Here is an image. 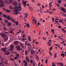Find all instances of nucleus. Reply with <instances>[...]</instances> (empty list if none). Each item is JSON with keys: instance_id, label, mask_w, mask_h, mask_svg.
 I'll return each mask as SVG.
<instances>
[{"instance_id": "nucleus-28", "label": "nucleus", "mask_w": 66, "mask_h": 66, "mask_svg": "<svg viewBox=\"0 0 66 66\" xmlns=\"http://www.w3.org/2000/svg\"><path fill=\"white\" fill-rule=\"evenodd\" d=\"M3 16L4 18H6L7 17V16L5 14H4L3 15Z\"/></svg>"}, {"instance_id": "nucleus-50", "label": "nucleus", "mask_w": 66, "mask_h": 66, "mask_svg": "<svg viewBox=\"0 0 66 66\" xmlns=\"http://www.w3.org/2000/svg\"><path fill=\"white\" fill-rule=\"evenodd\" d=\"M38 5L39 6H40V5H41V4L38 3Z\"/></svg>"}, {"instance_id": "nucleus-34", "label": "nucleus", "mask_w": 66, "mask_h": 66, "mask_svg": "<svg viewBox=\"0 0 66 66\" xmlns=\"http://www.w3.org/2000/svg\"><path fill=\"white\" fill-rule=\"evenodd\" d=\"M33 21H34L35 22V23H36V22H37V21L35 20L34 19Z\"/></svg>"}, {"instance_id": "nucleus-27", "label": "nucleus", "mask_w": 66, "mask_h": 66, "mask_svg": "<svg viewBox=\"0 0 66 66\" xmlns=\"http://www.w3.org/2000/svg\"><path fill=\"white\" fill-rule=\"evenodd\" d=\"M25 55H28V52H27V51H25Z\"/></svg>"}, {"instance_id": "nucleus-58", "label": "nucleus", "mask_w": 66, "mask_h": 66, "mask_svg": "<svg viewBox=\"0 0 66 66\" xmlns=\"http://www.w3.org/2000/svg\"><path fill=\"white\" fill-rule=\"evenodd\" d=\"M11 18V19H10L12 21V20H13V18Z\"/></svg>"}, {"instance_id": "nucleus-44", "label": "nucleus", "mask_w": 66, "mask_h": 66, "mask_svg": "<svg viewBox=\"0 0 66 66\" xmlns=\"http://www.w3.org/2000/svg\"><path fill=\"white\" fill-rule=\"evenodd\" d=\"M10 10H12V9H13V8L12 7V6H10Z\"/></svg>"}, {"instance_id": "nucleus-57", "label": "nucleus", "mask_w": 66, "mask_h": 66, "mask_svg": "<svg viewBox=\"0 0 66 66\" xmlns=\"http://www.w3.org/2000/svg\"><path fill=\"white\" fill-rule=\"evenodd\" d=\"M6 3H9V1H7V0L6 1Z\"/></svg>"}, {"instance_id": "nucleus-35", "label": "nucleus", "mask_w": 66, "mask_h": 66, "mask_svg": "<svg viewBox=\"0 0 66 66\" xmlns=\"http://www.w3.org/2000/svg\"><path fill=\"white\" fill-rule=\"evenodd\" d=\"M43 39L45 41L46 40V37H43Z\"/></svg>"}, {"instance_id": "nucleus-62", "label": "nucleus", "mask_w": 66, "mask_h": 66, "mask_svg": "<svg viewBox=\"0 0 66 66\" xmlns=\"http://www.w3.org/2000/svg\"><path fill=\"white\" fill-rule=\"evenodd\" d=\"M59 28H61V26H59Z\"/></svg>"}, {"instance_id": "nucleus-1", "label": "nucleus", "mask_w": 66, "mask_h": 66, "mask_svg": "<svg viewBox=\"0 0 66 66\" xmlns=\"http://www.w3.org/2000/svg\"><path fill=\"white\" fill-rule=\"evenodd\" d=\"M18 5V6H16L14 7L15 9H16L15 10H14V12L16 13V14H18V11L19 12H21V3L19 4Z\"/></svg>"}, {"instance_id": "nucleus-6", "label": "nucleus", "mask_w": 66, "mask_h": 66, "mask_svg": "<svg viewBox=\"0 0 66 66\" xmlns=\"http://www.w3.org/2000/svg\"><path fill=\"white\" fill-rule=\"evenodd\" d=\"M13 45H10V48H11L10 50L12 51H13L12 49H13Z\"/></svg>"}, {"instance_id": "nucleus-33", "label": "nucleus", "mask_w": 66, "mask_h": 66, "mask_svg": "<svg viewBox=\"0 0 66 66\" xmlns=\"http://www.w3.org/2000/svg\"><path fill=\"white\" fill-rule=\"evenodd\" d=\"M30 26V25L29 24V23H28L26 26L27 27H28V28H30V26Z\"/></svg>"}, {"instance_id": "nucleus-30", "label": "nucleus", "mask_w": 66, "mask_h": 66, "mask_svg": "<svg viewBox=\"0 0 66 66\" xmlns=\"http://www.w3.org/2000/svg\"><path fill=\"white\" fill-rule=\"evenodd\" d=\"M55 22L56 23H57V24H59V23L58 22H59V21H57L56 20H55Z\"/></svg>"}, {"instance_id": "nucleus-25", "label": "nucleus", "mask_w": 66, "mask_h": 66, "mask_svg": "<svg viewBox=\"0 0 66 66\" xmlns=\"http://www.w3.org/2000/svg\"><path fill=\"white\" fill-rule=\"evenodd\" d=\"M9 33H13V30H10L9 31Z\"/></svg>"}, {"instance_id": "nucleus-9", "label": "nucleus", "mask_w": 66, "mask_h": 66, "mask_svg": "<svg viewBox=\"0 0 66 66\" xmlns=\"http://www.w3.org/2000/svg\"><path fill=\"white\" fill-rule=\"evenodd\" d=\"M57 64H58V65H60L61 66H64L63 65V63H59L58 62L57 63Z\"/></svg>"}, {"instance_id": "nucleus-36", "label": "nucleus", "mask_w": 66, "mask_h": 66, "mask_svg": "<svg viewBox=\"0 0 66 66\" xmlns=\"http://www.w3.org/2000/svg\"><path fill=\"white\" fill-rule=\"evenodd\" d=\"M40 12H42V8H41V7H40Z\"/></svg>"}, {"instance_id": "nucleus-21", "label": "nucleus", "mask_w": 66, "mask_h": 66, "mask_svg": "<svg viewBox=\"0 0 66 66\" xmlns=\"http://www.w3.org/2000/svg\"><path fill=\"white\" fill-rule=\"evenodd\" d=\"M18 65V62H16L14 63L15 66H16Z\"/></svg>"}, {"instance_id": "nucleus-12", "label": "nucleus", "mask_w": 66, "mask_h": 66, "mask_svg": "<svg viewBox=\"0 0 66 66\" xmlns=\"http://www.w3.org/2000/svg\"><path fill=\"white\" fill-rule=\"evenodd\" d=\"M17 3L16 2H15L13 3V5H14V6H16L17 5Z\"/></svg>"}, {"instance_id": "nucleus-14", "label": "nucleus", "mask_w": 66, "mask_h": 66, "mask_svg": "<svg viewBox=\"0 0 66 66\" xmlns=\"http://www.w3.org/2000/svg\"><path fill=\"white\" fill-rule=\"evenodd\" d=\"M51 42H48V46H51Z\"/></svg>"}, {"instance_id": "nucleus-63", "label": "nucleus", "mask_w": 66, "mask_h": 66, "mask_svg": "<svg viewBox=\"0 0 66 66\" xmlns=\"http://www.w3.org/2000/svg\"><path fill=\"white\" fill-rule=\"evenodd\" d=\"M59 39H62V38H61V37H60V36H59Z\"/></svg>"}, {"instance_id": "nucleus-11", "label": "nucleus", "mask_w": 66, "mask_h": 66, "mask_svg": "<svg viewBox=\"0 0 66 66\" xmlns=\"http://www.w3.org/2000/svg\"><path fill=\"white\" fill-rule=\"evenodd\" d=\"M8 37H5L4 38V41H6V40H7L8 39Z\"/></svg>"}, {"instance_id": "nucleus-61", "label": "nucleus", "mask_w": 66, "mask_h": 66, "mask_svg": "<svg viewBox=\"0 0 66 66\" xmlns=\"http://www.w3.org/2000/svg\"><path fill=\"white\" fill-rule=\"evenodd\" d=\"M35 63H34L33 64V66H35Z\"/></svg>"}, {"instance_id": "nucleus-3", "label": "nucleus", "mask_w": 66, "mask_h": 66, "mask_svg": "<svg viewBox=\"0 0 66 66\" xmlns=\"http://www.w3.org/2000/svg\"><path fill=\"white\" fill-rule=\"evenodd\" d=\"M0 35H1V36L3 38H4L5 37H6V34H1Z\"/></svg>"}, {"instance_id": "nucleus-48", "label": "nucleus", "mask_w": 66, "mask_h": 66, "mask_svg": "<svg viewBox=\"0 0 66 66\" xmlns=\"http://www.w3.org/2000/svg\"><path fill=\"white\" fill-rule=\"evenodd\" d=\"M26 37V35H24V34L23 35V36H22V38H23V37Z\"/></svg>"}, {"instance_id": "nucleus-64", "label": "nucleus", "mask_w": 66, "mask_h": 66, "mask_svg": "<svg viewBox=\"0 0 66 66\" xmlns=\"http://www.w3.org/2000/svg\"><path fill=\"white\" fill-rule=\"evenodd\" d=\"M52 66H56V65L54 64H52Z\"/></svg>"}, {"instance_id": "nucleus-7", "label": "nucleus", "mask_w": 66, "mask_h": 66, "mask_svg": "<svg viewBox=\"0 0 66 66\" xmlns=\"http://www.w3.org/2000/svg\"><path fill=\"white\" fill-rule=\"evenodd\" d=\"M23 62L25 63L24 64V66H27V65H28V63H27V62L26 61H24Z\"/></svg>"}, {"instance_id": "nucleus-31", "label": "nucleus", "mask_w": 66, "mask_h": 66, "mask_svg": "<svg viewBox=\"0 0 66 66\" xmlns=\"http://www.w3.org/2000/svg\"><path fill=\"white\" fill-rule=\"evenodd\" d=\"M28 39L29 41H30V42H31V37H30V36H29Z\"/></svg>"}, {"instance_id": "nucleus-23", "label": "nucleus", "mask_w": 66, "mask_h": 66, "mask_svg": "<svg viewBox=\"0 0 66 66\" xmlns=\"http://www.w3.org/2000/svg\"><path fill=\"white\" fill-rule=\"evenodd\" d=\"M29 9L31 10L32 11H33V8L31 7H29Z\"/></svg>"}, {"instance_id": "nucleus-46", "label": "nucleus", "mask_w": 66, "mask_h": 66, "mask_svg": "<svg viewBox=\"0 0 66 66\" xmlns=\"http://www.w3.org/2000/svg\"><path fill=\"white\" fill-rule=\"evenodd\" d=\"M36 59L38 60V56H36Z\"/></svg>"}, {"instance_id": "nucleus-56", "label": "nucleus", "mask_w": 66, "mask_h": 66, "mask_svg": "<svg viewBox=\"0 0 66 66\" xmlns=\"http://www.w3.org/2000/svg\"><path fill=\"white\" fill-rule=\"evenodd\" d=\"M44 5H42V9H44Z\"/></svg>"}, {"instance_id": "nucleus-17", "label": "nucleus", "mask_w": 66, "mask_h": 66, "mask_svg": "<svg viewBox=\"0 0 66 66\" xmlns=\"http://www.w3.org/2000/svg\"><path fill=\"white\" fill-rule=\"evenodd\" d=\"M8 26H9V27H11V25H12V24L11 22H9L7 24Z\"/></svg>"}, {"instance_id": "nucleus-59", "label": "nucleus", "mask_w": 66, "mask_h": 66, "mask_svg": "<svg viewBox=\"0 0 66 66\" xmlns=\"http://www.w3.org/2000/svg\"><path fill=\"white\" fill-rule=\"evenodd\" d=\"M0 14L1 15H2V12L0 11Z\"/></svg>"}, {"instance_id": "nucleus-42", "label": "nucleus", "mask_w": 66, "mask_h": 66, "mask_svg": "<svg viewBox=\"0 0 66 66\" xmlns=\"http://www.w3.org/2000/svg\"><path fill=\"white\" fill-rule=\"evenodd\" d=\"M52 49V46L51 47V48H50V51H51Z\"/></svg>"}, {"instance_id": "nucleus-37", "label": "nucleus", "mask_w": 66, "mask_h": 66, "mask_svg": "<svg viewBox=\"0 0 66 66\" xmlns=\"http://www.w3.org/2000/svg\"><path fill=\"white\" fill-rule=\"evenodd\" d=\"M28 50L30 51L31 50V48L30 47H29L28 48Z\"/></svg>"}, {"instance_id": "nucleus-4", "label": "nucleus", "mask_w": 66, "mask_h": 66, "mask_svg": "<svg viewBox=\"0 0 66 66\" xmlns=\"http://www.w3.org/2000/svg\"><path fill=\"white\" fill-rule=\"evenodd\" d=\"M35 51L34 50H31L30 51V53L31 54H35Z\"/></svg>"}, {"instance_id": "nucleus-60", "label": "nucleus", "mask_w": 66, "mask_h": 66, "mask_svg": "<svg viewBox=\"0 0 66 66\" xmlns=\"http://www.w3.org/2000/svg\"><path fill=\"white\" fill-rule=\"evenodd\" d=\"M17 57H16L15 58V60H16V59H17Z\"/></svg>"}, {"instance_id": "nucleus-10", "label": "nucleus", "mask_w": 66, "mask_h": 66, "mask_svg": "<svg viewBox=\"0 0 66 66\" xmlns=\"http://www.w3.org/2000/svg\"><path fill=\"white\" fill-rule=\"evenodd\" d=\"M16 48H17L18 50H22V48H21L20 49V46H17L16 47Z\"/></svg>"}, {"instance_id": "nucleus-52", "label": "nucleus", "mask_w": 66, "mask_h": 66, "mask_svg": "<svg viewBox=\"0 0 66 66\" xmlns=\"http://www.w3.org/2000/svg\"><path fill=\"white\" fill-rule=\"evenodd\" d=\"M9 54H10V52H7L6 53V54L7 55H9Z\"/></svg>"}, {"instance_id": "nucleus-55", "label": "nucleus", "mask_w": 66, "mask_h": 66, "mask_svg": "<svg viewBox=\"0 0 66 66\" xmlns=\"http://www.w3.org/2000/svg\"><path fill=\"white\" fill-rule=\"evenodd\" d=\"M19 17H20L21 18H22V17H23V16L22 15H21L19 16Z\"/></svg>"}, {"instance_id": "nucleus-13", "label": "nucleus", "mask_w": 66, "mask_h": 66, "mask_svg": "<svg viewBox=\"0 0 66 66\" xmlns=\"http://www.w3.org/2000/svg\"><path fill=\"white\" fill-rule=\"evenodd\" d=\"M6 49L5 48H2V51H3L5 52L6 51Z\"/></svg>"}, {"instance_id": "nucleus-39", "label": "nucleus", "mask_w": 66, "mask_h": 66, "mask_svg": "<svg viewBox=\"0 0 66 66\" xmlns=\"http://www.w3.org/2000/svg\"><path fill=\"white\" fill-rule=\"evenodd\" d=\"M4 30L5 31H6L7 30V29H6V28L5 27H4Z\"/></svg>"}, {"instance_id": "nucleus-43", "label": "nucleus", "mask_w": 66, "mask_h": 66, "mask_svg": "<svg viewBox=\"0 0 66 66\" xmlns=\"http://www.w3.org/2000/svg\"><path fill=\"white\" fill-rule=\"evenodd\" d=\"M62 20H59V22H62Z\"/></svg>"}, {"instance_id": "nucleus-8", "label": "nucleus", "mask_w": 66, "mask_h": 66, "mask_svg": "<svg viewBox=\"0 0 66 66\" xmlns=\"http://www.w3.org/2000/svg\"><path fill=\"white\" fill-rule=\"evenodd\" d=\"M26 59L27 61L28 62H30V60H29V58H28V57L26 56Z\"/></svg>"}, {"instance_id": "nucleus-26", "label": "nucleus", "mask_w": 66, "mask_h": 66, "mask_svg": "<svg viewBox=\"0 0 66 66\" xmlns=\"http://www.w3.org/2000/svg\"><path fill=\"white\" fill-rule=\"evenodd\" d=\"M56 55H57V54L55 53L54 56V58H56V57H57V56H56Z\"/></svg>"}, {"instance_id": "nucleus-5", "label": "nucleus", "mask_w": 66, "mask_h": 66, "mask_svg": "<svg viewBox=\"0 0 66 66\" xmlns=\"http://www.w3.org/2000/svg\"><path fill=\"white\" fill-rule=\"evenodd\" d=\"M61 11H63L64 13H66V11H65V9L64 7H62L61 8Z\"/></svg>"}, {"instance_id": "nucleus-53", "label": "nucleus", "mask_w": 66, "mask_h": 66, "mask_svg": "<svg viewBox=\"0 0 66 66\" xmlns=\"http://www.w3.org/2000/svg\"><path fill=\"white\" fill-rule=\"evenodd\" d=\"M22 40H26V38L24 39V38H22Z\"/></svg>"}, {"instance_id": "nucleus-41", "label": "nucleus", "mask_w": 66, "mask_h": 66, "mask_svg": "<svg viewBox=\"0 0 66 66\" xmlns=\"http://www.w3.org/2000/svg\"><path fill=\"white\" fill-rule=\"evenodd\" d=\"M19 54L18 53L16 55L17 57H19Z\"/></svg>"}, {"instance_id": "nucleus-49", "label": "nucleus", "mask_w": 66, "mask_h": 66, "mask_svg": "<svg viewBox=\"0 0 66 66\" xmlns=\"http://www.w3.org/2000/svg\"><path fill=\"white\" fill-rule=\"evenodd\" d=\"M28 18V15H25V18Z\"/></svg>"}, {"instance_id": "nucleus-18", "label": "nucleus", "mask_w": 66, "mask_h": 66, "mask_svg": "<svg viewBox=\"0 0 66 66\" xmlns=\"http://www.w3.org/2000/svg\"><path fill=\"white\" fill-rule=\"evenodd\" d=\"M9 2V3H12L13 2V0H8Z\"/></svg>"}, {"instance_id": "nucleus-15", "label": "nucleus", "mask_w": 66, "mask_h": 66, "mask_svg": "<svg viewBox=\"0 0 66 66\" xmlns=\"http://www.w3.org/2000/svg\"><path fill=\"white\" fill-rule=\"evenodd\" d=\"M23 3L25 5H27V4H26V3H27V2L25 1H23Z\"/></svg>"}, {"instance_id": "nucleus-20", "label": "nucleus", "mask_w": 66, "mask_h": 66, "mask_svg": "<svg viewBox=\"0 0 66 66\" xmlns=\"http://www.w3.org/2000/svg\"><path fill=\"white\" fill-rule=\"evenodd\" d=\"M62 31L63 32H64V33H65L66 32V31L64 30V29H63V28L61 29Z\"/></svg>"}, {"instance_id": "nucleus-32", "label": "nucleus", "mask_w": 66, "mask_h": 66, "mask_svg": "<svg viewBox=\"0 0 66 66\" xmlns=\"http://www.w3.org/2000/svg\"><path fill=\"white\" fill-rule=\"evenodd\" d=\"M4 21H5V22L6 23H9V21H8L7 20H5Z\"/></svg>"}, {"instance_id": "nucleus-16", "label": "nucleus", "mask_w": 66, "mask_h": 66, "mask_svg": "<svg viewBox=\"0 0 66 66\" xmlns=\"http://www.w3.org/2000/svg\"><path fill=\"white\" fill-rule=\"evenodd\" d=\"M18 44V42L17 41H15L14 42V44L15 45H17Z\"/></svg>"}, {"instance_id": "nucleus-2", "label": "nucleus", "mask_w": 66, "mask_h": 66, "mask_svg": "<svg viewBox=\"0 0 66 66\" xmlns=\"http://www.w3.org/2000/svg\"><path fill=\"white\" fill-rule=\"evenodd\" d=\"M0 2L1 4H0V7H3L4 6V3L3 2L2 0H0Z\"/></svg>"}, {"instance_id": "nucleus-54", "label": "nucleus", "mask_w": 66, "mask_h": 66, "mask_svg": "<svg viewBox=\"0 0 66 66\" xmlns=\"http://www.w3.org/2000/svg\"><path fill=\"white\" fill-rule=\"evenodd\" d=\"M52 2H53V1H52V2H51V3H50L49 4V5H50V4H51V3H52Z\"/></svg>"}, {"instance_id": "nucleus-19", "label": "nucleus", "mask_w": 66, "mask_h": 66, "mask_svg": "<svg viewBox=\"0 0 66 66\" xmlns=\"http://www.w3.org/2000/svg\"><path fill=\"white\" fill-rule=\"evenodd\" d=\"M18 21H16V22H15V23H16V25L17 26H19V24L18 23Z\"/></svg>"}, {"instance_id": "nucleus-29", "label": "nucleus", "mask_w": 66, "mask_h": 66, "mask_svg": "<svg viewBox=\"0 0 66 66\" xmlns=\"http://www.w3.org/2000/svg\"><path fill=\"white\" fill-rule=\"evenodd\" d=\"M51 30H52V31L51 32H52V33H53L54 34V29H52Z\"/></svg>"}, {"instance_id": "nucleus-47", "label": "nucleus", "mask_w": 66, "mask_h": 66, "mask_svg": "<svg viewBox=\"0 0 66 66\" xmlns=\"http://www.w3.org/2000/svg\"><path fill=\"white\" fill-rule=\"evenodd\" d=\"M30 62L31 63H33V60H30Z\"/></svg>"}, {"instance_id": "nucleus-24", "label": "nucleus", "mask_w": 66, "mask_h": 66, "mask_svg": "<svg viewBox=\"0 0 66 66\" xmlns=\"http://www.w3.org/2000/svg\"><path fill=\"white\" fill-rule=\"evenodd\" d=\"M6 12H7V13H9V12H11V11L10 10H6Z\"/></svg>"}, {"instance_id": "nucleus-40", "label": "nucleus", "mask_w": 66, "mask_h": 66, "mask_svg": "<svg viewBox=\"0 0 66 66\" xmlns=\"http://www.w3.org/2000/svg\"><path fill=\"white\" fill-rule=\"evenodd\" d=\"M5 63L6 65H7V61L5 62Z\"/></svg>"}, {"instance_id": "nucleus-51", "label": "nucleus", "mask_w": 66, "mask_h": 66, "mask_svg": "<svg viewBox=\"0 0 66 66\" xmlns=\"http://www.w3.org/2000/svg\"><path fill=\"white\" fill-rule=\"evenodd\" d=\"M61 56H62V55H63V56H65V54H61Z\"/></svg>"}, {"instance_id": "nucleus-45", "label": "nucleus", "mask_w": 66, "mask_h": 66, "mask_svg": "<svg viewBox=\"0 0 66 66\" xmlns=\"http://www.w3.org/2000/svg\"><path fill=\"white\" fill-rule=\"evenodd\" d=\"M47 13H50V12H49V10H47Z\"/></svg>"}, {"instance_id": "nucleus-22", "label": "nucleus", "mask_w": 66, "mask_h": 66, "mask_svg": "<svg viewBox=\"0 0 66 66\" xmlns=\"http://www.w3.org/2000/svg\"><path fill=\"white\" fill-rule=\"evenodd\" d=\"M7 18L8 20H9L11 18V17H10V16L9 15H8V17H7Z\"/></svg>"}, {"instance_id": "nucleus-38", "label": "nucleus", "mask_w": 66, "mask_h": 66, "mask_svg": "<svg viewBox=\"0 0 66 66\" xmlns=\"http://www.w3.org/2000/svg\"><path fill=\"white\" fill-rule=\"evenodd\" d=\"M58 2H59V4H61V1L60 0H59L58 1Z\"/></svg>"}]
</instances>
